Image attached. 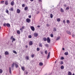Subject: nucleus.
Listing matches in <instances>:
<instances>
[{
	"label": "nucleus",
	"instance_id": "nucleus-39",
	"mask_svg": "<svg viewBox=\"0 0 75 75\" xmlns=\"http://www.w3.org/2000/svg\"><path fill=\"white\" fill-rule=\"evenodd\" d=\"M39 46L41 47H42V43H40L39 44Z\"/></svg>",
	"mask_w": 75,
	"mask_h": 75
},
{
	"label": "nucleus",
	"instance_id": "nucleus-63",
	"mask_svg": "<svg viewBox=\"0 0 75 75\" xmlns=\"http://www.w3.org/2000/svg\"><path fill=\"white\" fill-rule=\"evenodd\" d=\"M30 1H34V0H30Z\"/></svg>",
	"mask_w": 75,
	"mask_h": 75
},
{
	"label": "nucleus",
	"instance_id": "nucleus-41",
	"mask_svg": "<svg viewBox=\"0 0 75 75\" xmlns=\"http://www.w3.org/2000/svg\"><path fill=\"white\" fill-rule=\"evenodd\" d=\"M31 57L32 58H34V54H32L31 55Z\"/></svg>",
	"mask_w": 75,
	"mask_h": 75
},
{
	"label": "nucleus",
	"instance_id": "nucleus-52",
	"mask_svg": "<svg viewBox=\"0 0 75 75\" xmlns=\"http://www.w3.org/2000/svg\"><path fill=\"white\" fill-rule=\"evenodd\" d=\"M24 29V26H22V30H23V29Z\"/></svg>",
	"mask_w": 75,
	"mask_h": 75
},
{
	"label": "nucleus",
	"instance_id": "nucleus-34",
	"mask_svg": "<svg viewBox=\"0 0 75 75\" xmlns=\"http://www.w3.org/2000/svg\"><path fill=\"white\" fill-rule=\"evenodd\" d=\"M28 37L29 38H32V37L31 36V35H29L28 36Z\"/></svg>",
	"mask_w": 75,
	"mask_h": 75
},
{
	"label": "nucleus",
	"instance_id": "nucleus-5",
	"mask_svg": "<svg viewBox=\"0 0 75 75\" xmlns=\"http://www.w3.org/2000/svg\"><path fill=\"white\" fill-rule=\"evenodd\" d=\"M14 65H15V64L14 62H13V64H11V68L12 69H13V68L14 67Z\"/></svg>",
	"mask_w": 75,
	"mask_h": 75
},
{
	"label": "nucleus",
	"instance_id": "nucleus-15",
	"mask_svg": "<svg viewBox=\"0 0 75 75\" xmlns=\"http://www.w3.org/2000/svg\"><path fill=\"white\" fill-rule=\"evenodd\" d=\"M5 5H8V1H6L5 2Z\"/></svg>",
	"mask_w": 75,
	"mask_h": 75
},
{
	"label": "nucleus",
	"instance_id": "nucleus-19",
	"mask_svg": "<svg viewBox=\"0 0 75 75\" xmlns=\"http://www.w3.org/2000/svg\"><path fill=\"white\" fill-rule=\"evenodd\" d=\"M17 33L18 34H20L21 33L20 31L19 30H18L17 31Z\"/></svg>",
	"mask_w": 75,
	"mask_h": 75
},
{
	"label": "nucleus",
	"instance_id": "nucleus-37",
	"mask_svg": "<svg viewBox=\"0 0 75 75\" xmlns=\"http://www.w3.org/2000/svg\"><path fill=\"white\" fill-rule=\"evenodd\" d=\"M61 60H63L64 59V57H61Z\"/></svg>",
	"mask_w": 75,
	"mask_h": 75
},
{
	"label": "nucleus",
	"instance_id": "nucleus-25",
	"mask_svg": "<svg viewBox=\"0 0 75 75\" xmlns=\"http://www.w3.org/2000/svg\"><path fill=\"white\" fill-rule=\"evenodd\" d=\"M64 68V66H62L61 67V69H63Z\"/></svg>",
	"mask_w": 75,
	"mask_h": 75
},
{
	"label": "nucleus",
	"instance_id": "nucleus-47",
	"mask_svg": "<svg viewBox=\"0 0 75 75\" xmlns=\"http://www.w3.org/2000/svg\"><path fill=\"white\" fill-rule=\"evenodd\" d=\"M15 40H16V39H15V38H13L12 39V41H15Z\"/></svg>",
	"mask_w": 75,
	"mask_h": 75
},
{
	"label": "nucleus",
	"instance_id": "nucleus-23",
	"mask_svg": "<svg viewBox=\"0 0 75 75\" xmlns=\"http://www.w3.org/2000/svg\"><path fill=\"white\" fill-rule=\"evenodd\" d=\"M67 33H68V34H71V33L70 31H67Z\"/></svg>",
	"mask_w": 75,
	"mask_h": 75
},
{
	"label": "nucleus",
	"instance_id": "nucleus-64",
	"mask_svg": "<svg viewBox=\"0 0 75 75\" xmlns=\"http://www.w3.org/2000/svg\"><path fill=\"white\" fill-rule=\"evenodd\" d=\"M39 1H42L41 0H39Z\"/></svg>",
	"mask_w": 75,
	"mask_h": 75
},
{
	"label": "nucleus",
	"instance_id": "nucleus-44",
	"mask_svg": "<svg viewBox=\"0 0 75 75\" xmlns=\"http://www.w3.org/2000/svg\"><path fill=\"white\" fill-rule=\"evenodd\" d=\"M22 7H25V4H22Z\"/></svg>",
	"mask_w": 75,
	"mask_h": 75
},
{
	"label": "nucleus",
	"instance_id": "nucleus-31",
	"mask_svg": "<svg viewBox=\"0 0 75 75\" xmlns=\"http://www.w3.org/2000/svg\"><path fill=\"white\" fill-rule=\"evenodd\" d=\"M50 37H51L52 38L54 37V35L52 34H50Z\"/></svg>",
	"mask_w": 75,
	"mask_h": 75
},
{
	"label": "nucleus",
	"instance_id": "nucleus-17",
	"mask_svg": "<svg viewBox=\"0 0 75 75\" xmlns=\"http://www.w3.org/2000/svg\"><path fill=\"white\" fill-rule=\"evenodd\" d=\"M28 9V7L26 6L24 8V10L25 11H27V10Z\"/></svg>",
	"mask_w": 75,
	"mask_h": 75
},
{
	"label": "nucleus",
	"instance_id": "nucleus-29",
	"mask_svg": "<svg viewBox=\"0 0 75 75\" xmlns=\"http://www.w3.org/2000/svg\"><path fill=\"white\" fill-rule=\"evenodd\" d=\"M57 21L59 22L60 21H61V19H60V18H58L57 19Z\"/></svg>",
	"mask_w": 75,
	"mask_h": 75
},
{
	"label": "nucleus",
	"instance_id": "nucleus-50",
	"mask_svg": "<svg viewBox=\"0 0 75 75\" xmlns=\"http://www.w3.org/2000/svg\"><path fill=\"white\" fill-rule=\"evenodd\" d=\"M69 7H67V8H66V10H69Z\"/></svg>",
	"mask_w": 75,
	"mask_h": 75
},
{
	"label": "nucleus",
	"instance_id": "nucleus-48",
	"mask_svg": "<svg viewBox=\"0 0 75 75\" xmlns=\"http://www.w3.org/2000/svg\"><path fill=\"white\" fill-rule=\"evenodd\" d=\"M46 26H47V27H49V26H50V25L49 24H47L46 25Z\"/></svg>",
	"mask_w": 75,
	"mask_h": 75
},
{
	"label": "nucleus",
	"instance_id": "nucleus-1",
	"mask_svg": "<svg viewBox=\"0 0 75 75\" xmlns=\"http://www.w3.org/2000/svg\"><path fill=\"white\" fill-rule=\"evenodd\" d=\"M47 41L48 43H50L51 42V39H50L49 37H47Z\"/></svg>",
	"mask_w": 75,
	"mask_h": 75
},
{
	"label": "nucleus",
	"instance_id": "nucleus-13",
	"mask_svg": "<svg viewBox=\"0 0 75 75\" xmlns=\"http://www.w3.org/2000/svg\"><path fill=\"white\" fill-rule=\"evenodd\" d=\"M29 45H33V42L31 41H30L29 43Z\"/></svg>",
	"mask_w": 75,
	"mask_h": 75
},
{
	"label": "nucleus",
	"instance_id": "nucleus-3",
	"mask_svg": "<svg viewBox=\"0 0 75 75\" xmlns=\"http://www.w3.org/2000/svg\"><path fill=\"white\" fill-rule=\"evenodd\" d=\"M30 28L31 30H32V31H34V30H35V28H34V26H31Z\"/></svg>",
	"mask_w": 75,
	"mask_h": 75
},
{
	"label": "nucleus",
	"instance_id": "nucleus-59",
	"mask_svg": "<svg viewBox=\"0 0 75 75\" xmlns=\"http://www.w3.org/2000/svg\"><path fill=\"white\" fill-rule=\"evenodd\" d=\"M72 36L73 37H74V36H75V35H72Z\"/></svg>",
	"mask_w": 75,
	"mask_h": 75
},
{
	"label": "nucleus",
	"instance_id": "nucleus-2",
	"mask_svg": "<svg viewBox=\"0 0 75 75\" xmlns=\"http://www.w3.org/2000/svg\"><path fill=\"white\" fill-rule=\"evenodd\" d=\"M26 22L29 23H30L31 21V20L29 18H27L26 20Z\"/></svg>",
	"mask_w": 75,
	"mask_h": 75
},
{
	"label": "nucleus",
	"instance_id": "nucleus-26",
	"mask_svg": "<svg viewBox=\"0 0 75 75\" xmlns=\"http://www.w3.org/2000/svg\"><path fill=\"white\" fill-rule=\"evenodd\" d=\"M61 12H62V13H63L64 12V9H63L62 8H61V10H60Z\"/></svg>",
	"mask_w": 75,
	"mask_h": 75
},
{
	"label": "nucleus",
	"instance_id": "nucleus-61",
	"mask_svg": "<svg viewBox=\"0 0 75 75\" xmlns=\"http://www.w3.org/2000/svg\"><path fill=\"white\" fill-rule=\"evenodd\" d=\"M25 47L26 48H27L28 47V46H27V45H26Z\"/></svg>",
	"mask_w": 75,
	"mask_h": 75
},
{
	"label": "nucleus",
	"instance_id": "nucleus-14",
	"mask_svg": "<svg viewBox=\"0 0 75 75\" xmlns=\"http://www.w3.org/2000/svg\"><path fill=\"white\" fill-rule=\"evenodd\" d=\"M47 38H45V37L43 38V41H47Z\"/></svg>",
	"mask_w": 75,
	"mask_h": 75
},
{
	"label": "nucleus",
	"instance_id": "nucleus-18",
	"mask_svg": "<svg viewBox=\"0 0 75 75\" xmlns=\"http://www.w3.org/2000/svg\"><path fill=\"white\" fill-rule=\"evenodd\" d=\"M9 10H10V11H14V9H13V7H12L11 8H10Z\"/></svg>",
	"mask_w": 75,
	"mask_h": 75
},
{
	"label": "nucleus",
	"instance_id": "nucleus-12",
	"mask_svg": "<svg viewBox=\"0 0 75 75\" xmlns=\"http://www.w3.org/2000/svg\"><path fill=\"white\" fill-rule=\"evenodd\" d=\"M50 52H49L48 54V55L47 56V59H48L50 57Z\"/></svg>",
	"mask_w": 75,
	"mask_h": 75
},
{
	"label": "nucleus",
	"instance_id": "nucleus-9",
	"mask_svg": "<svg viewBox=\"0 0 75 75\" xmlns=\"http://www.w3.org/2000/svg\"><path fill=\"white\" fill-rule=\"evenodd\" d=\"M34 36L35 37H37L38 36V33H35L34 34Z\"/></svg>",
	"mask_w": 75,
	"mask_h": 75
},
{
	"label": "nucleus",
	"instance_id": "nucleus-38",
	"mask_svg": "<svg viewBox=\"0 0 75 75\" xmlns=\"http://www.w3.org/2000/svg\"><path fill=\"white\" fill-rule=\"evenodd\" d=\"M45 46L46 47H48V44H46L45 45Z\"/></svg>",
	"mask_w": 75,
	"mask_h": 75
},
{
	"label": "nucleus",
	"instance_id": "nucleus-53",
	"mask_svg": "<svg viewBox=\"0 0 75 75\" xmlns=\"http://www.w3.org/2000/svg\"><path fill=\"white\" fill-rule=\"evenodd\" d=\"M20 30H21V32H23V29H22V28H21L20 29Z\"/></svg>",
	"mask_w": 75,
	"mask_h": 75
},
{
	"label": "nucleus",
	"instance_id": "nucleus-40",
	"mask_svg": "<svg viewBox=\"0 0 75 75\" xmlns=\"http://www.w3.org/2000/svg\"><path fill=\"white\" fill-rule=\"evenodd\" d=\"M60 37H58L57 38V40H58L60 39Z\"/></svg>",
	"mask_w": 75,
	"mask_h": 75
},
{
	"label": "nucleus",
	"instance_id": "nucleus-8",
	"mask_svg": "<svg viewBox=\"0 0 75 75\" xmlns=\"http://www.w3.org/2000/svg\"><path fill=\"white\" fill-rule=\"evenodd\" d=\"M25 58L27 59V60H29V59H30V57H29V56H27L25 57Z\"/></svg>",
	"mask_w": 75,
	"mask_h": 75
},
{
	"label": "nucleus",
	"instance_id": "nucleus-4",
	"mask_svg": "<svg viewBox=\"0 0 75 75\" xmlns=\"http://www.w3.org/2000/svg\"><path fill=\"white\" fill-rule=\"evenodd\" d=\"M14 1H12L11 3V5L12 6H13L14 5Z\"/></svg>",
	"mask_w": 75,
	"mask_h": 75
},
{
	"label": "nucleus",
	"instance_id": "nucleus-28",
	"mask_svg": "<svg viewBox=\"0 0 75 75\" xmlns=\"http://www.w3.org/2000/svg\"><path fill=\"white\" fill-rule=\"evenodd\" d=\"M64 64V62H63V61H61L60 64L61 65H62Z\"/></svg>",
	"mask_w": 75,
	"mask_h": 75
},
{
	"label": "nucleus",
	"instance_id": "nucleus-51",
	"mask_svg": "<svg viewBox=\"0 0 75 75\" xmlns=\"http://www.w3.org/2000/svg\"><path fill=\"white\" fill-rule=\"evenodd\" d=\"M28 17L29 18H31V15H30L28 16Z\"/></svg>",
	"mask_w": 75,
	"mask_h": 75
},
{
	"label": "nucleus",
	"instance_id": "nucleus-49",
	"mask_svg": "<svg viewBox=\"0 0 75 75\" xmlns=\"http://www.w3.org/2000/svg\"><path fill=\"white\" fill-rule=\"evenodd\" d=\"M45 53L46 54H47V50H46L45 52Z\"/></svg>",
	"mask_w": 75,
	"mask_h": 75
},
{
	"label": "nucleus",
	"instance_id": "nucleus-33",
	"mask_svg": "<svg viewBox=\"0 0 75 75\" xmlns=\"http://www.w3.org/2000/svg\"><path fill=\"white\" fill-rule=\"evenodd\" d=\"M3 26L4 27H6V26H7V24L6 23H4L3 25Z\"/></svg>",
	"mask_w": 75,
	"mask_h": 75
},
{
	"label": "nucleus",
	"instance_id": "nucleus-27",
	"mask_svg": "<svg viewBox=\"0 0 75 75\" xmlns=\"http://www.w3.org/2000/svg\"><path fill=\"white\" fill-rule=\"evenodd\" d=\"M68 52H66L64 53V55H68Z\"/></svg>",
	"mask_w": 75,
	"mask_h": 75
},
{
	"label": "nucleus",
	"instance_id": "nucleus-7",
	"mask_svg": "<svg viewBox=\"0 0 75 75\" xmlns=\"http://www.w3.org/2000/svg\"><path fill=\"white\" fill-rule=\"evenodd\" d=\"M9 70L10 74H11V67H9Z\"/></svg>",
	"mask_w": 75,
	"mask_h": 75
},
{
	"label": "nucleus",
	"instance_id": "nucleus-58",
	"mask_svg": "<svg viewBox=\"0 0 75 75\" xmlns=\"http://www.w3.org/2000/svg\"><path fill=\"white\" fill-rule=\"evenodd\" d=\"M64 7H67V5H66V4H65L64 5Z\"/></svg>",
	"mask_w": 75,
	"mask_h": 75
},
{
	"label": "nucleus",
	"instance_id": "nucleus-30",
	"mask_svg": "<svg viewBox=\"0 0 75 75\" xmlns=\"http://www.w3.org/2000/svg\"><path fill=\"white\" fill-rule=\"evenodd\" d=\"M3 72V70L1 69H0V73L1 74Z\"/></svg>",
	"mask_w": 75,
	"mask_h": 75
},
{
	"label": "nucleus",
	"instance_id": "nucleus-54",
	"mask_svg": "<svg viewBox=\"0 0 75 75\" xmlns=\"http://www.w3.org/2000/svg\"><path fill=\"white\" fill-rule=\"evenodd\" d=\"M40 13V12L39 11H37L36 12V14H38Z\"/></svg>",
	"mask_w": 75,
	"mask_h": 75
},
{
	"label": "nucleus",
	"instance_id": "nucleus-32",
	"mask_svg": "<svg viewBox=\"0 0 75 75\" xmlns=\"http://www.w3.org/2000/svg\"><path fill=\"white\" fill-rule=\"evenodd\" d=\"M67 24H68L70 23V22H69V20H67Z\"/></svg>",
	"mask_w": 75,
	"mask_h": 75
},
{
	"label": "nucleus",
	"instance_id": "nucleus-36",
	"mask_svg": "<svg viewBox=\"0 0 75 75\" xmlns=\"http://www.w3.org/2000/svg\"><path fill=\"white\" fill-rule=\"evenodd\" d=\"M13 53H14V54H17V52H16V51L15 50H13Z\"/></svg>",
	"mask_w": 75,
	"mask_h": 75
},
{
	"label": "nucleus",
	"instance_id": "nucleus-6",
	"mask_svg": "<svg viewBox=\"0 0 75 75\" xmlns=\"http://www.w3.org/2000/svg\"><path fill=\"white\" fill-rule=\"evenodd\" d=\"M16 12L17 13H20V10L19 9H17V10Z\"/></svg>",
	"mask_w": 75,
	"mask_h": 75
},
{
	"label": "nucleus",
	"instance_id": "nucleus-11",
	"mask_svg": "<svg viewBox=\"0 0 75 75\" xmlns=\"http://www.w3.org/2000/svg\"><path fill=\"white\" fill-rule=\"evenodd\" d=\"M15 66L16 68H18V64H17V63H16L15 64Z\"/></svg>",
	"mask_w": 75,
	"mask_h": 75
},
{
	"label": "nucleus",
	"instance_id": "nucleus-20",
	"mask_svg": "<svg viewBox=\"0 0 75 75\" xmlns=\"http://www.w3.org/2000/svg\"><path fill=\"white\" fill-rule=\"evenodd\" d=\"M39 65L40 66H42V65H43V63L41 62H40L39 63Z\"/></svg>",
	"mask_w": 75,
	"mask_h": 75
},
{
	"label": "nucleus",
	"instance_id": "nucleus-16",
	"mask_svg": "<svg viewBox=\"0 0 75 75\" xmlns=\"http://www.w3.org/2000/svg\"><path fill=\"white\" fill-rule=\"evenodd\" d=\"M6 26L8 27H10V24L8 23L6 24Z\"/></svg>",
	"mask_w": 75,
	"mask_h": 75
},
{
	"label": "nucleus",
	"instance_id": "nucleus-35",
	"mask_svg": "<svg viewBox=\"0 0 75 75\" xmlns=\"http://www.w3.org/2000/svg\"><path fill=\"white\" fill-rule=\"evenodd\" d=\"M53 17V15H52V14H50V18H52Z\"/></svg>",
	"mask_w": 75,
	"mask_h": 75
},
{
	"label": "nucleus",
	"instance_id": "nucleus-56",
	"mask_svg": "<svg viewBox=\"0 0 75 75\" xmlns=\"http://www.w3.org/2000/svg\"><path fill=\"white\" fill-rule=\"evenodd\" d=\"M37 27H38V28H40V25H38L37 26Z\"/></svg>",
	"mask_w": 75,
	"mask_h": 75
},
{
	"label": "nucleus",
	"instance_id": "nucleus-24",
	"mask_svg": "<svg viewBox=\"0 0 75 75\" xmlns=\"http://www.w3.org/2000/svg\"><path fill=\"white\" fill-rule=\"evenodd\" d=\"M53 31H57V29H56V28L54 27V28Z\"/></svg>",
	"mask_w": 75,
	"mask_h": 75
},
{
	"label": "nucleus",
	"instance_id": "nucleus-45",
	"mask_svg": "<svg viewBox=\"0 0 75 75\" xmlns=\"http://www.w3.org/2000/svg\"><path fill=\"white\" fill-rule=\"evenodd\" d=\"M63 23H64V24H65V20H64L63 21Z\"/></svg>",
	"mask_w": 75,
	"mask_h": 75
},
{
	"label": "nucleus",
	"instance_id": "nucleus-21",
	"mask_svg": "<svg viewBox=\"0 0 75 75\" xmlns=\"http://www.w3.org/2000/svg\"><path fill=\"white\" fill-rule=\"evenodd\" d=\"M21 68L23 71H25V69H24V67H21Z\"/></svg>",
	"mask_w": 75,
	"mask_h": 75
},
{
	"label": "nucleus",
	"instance_id": "nucleus-10",
	"mask_svg": "<svg viewBox=\"0 0 75 75\" xmlns=\"http://www.w3.org/2000/svg\"><path fill=\"white\" fill-rule=\"evenodd\" d=\"M4 54H5V55H8V54H9V53H8V52L7 51H6L5 52Z\"/></svg>",
	"mask_w": 75,
	"mask_h": 75
},
{
	"label": "nucleus",
	"instance_id": "nucleus-46",
	"mask_svg": "<svg viewBox=\"0 0 75 75\" xmlns=\"http://www.w3.org/2000/svg\"><path fill=\"white\" fill-rule=\"evenodd\" d=\"M6 13H7L8 14V10H6Z\"/></svg>",
	"mask_w": 75,
	"mask_h": 75
},
{
	"label": "nucleus",
	"instance_id": "nucleus-60",
	"mask_svg": "<svg viewBox=\"0 0 75 75\" xmlns=\"http://www.w3.org/2000/svg\"><path fill=\"white\" fill-rule=\"evenodd\" d=\"M0 59H1V55L0 54Z\"/></svg>",
	"mask_w": 75,
	"mask_h": 75
},
{
	"label": "nucleus",
	"instance_id": "nucleus-57",
	"mask_svg": "<svg viewBox=\"0 0 75 75\" xmlns=\"http://www.w3.org/2000/svg\"><path fill=\"white\" fill-rule=\"evenodd\" d=\"M4 1H1V3H3Z\"/></svg>",
	"mask_w": 75,
	"mask_h": 75
},
{
	"label": "nucleus",
	"instance_id": "nucleus-62",
	"mask_svg": "<svg viewBox=\"0 0 75 75\" xmlns=\"http://www.w3.org/2000/svg\"><path fill=\"white\" fill-rule=\"evenodd\" d=\"M62 50L64 51V50H65V49L63 48H62Z\"/></svg>",
	"mask_w": 75,
	"mask_h": 75
},
{
	"label": "nucleus",
	"instance_id": "nucleus-22",
	"mask_svg": "<svg viewBox=\"0 0 75 75\" xmlns=\"http://www.w3.org/2000/svg\"><path fill=\"white\" fill-rule=\"evenodd\" d=\"M68 75H72V73L70 71H69L68 73Z\"/></svg>",
	"mask_w": 75,
	"mask_h": 75
},
{
	"label": "nucleus",
	"instance_id": "nucleus-43",
	"mask_svg": "<svg viewBox=\"0 0 75 75\" xmlns=\"http://www.w3.org/2000/svg\"><path fill=\"white\" fill-rule=\"evenodd\" d=\"M13 36H12L10 38L11 40H12V39L13 38Z\"/></svg>",
	"mask_w": 75,
	"mask_h": 75
},
{
	"label": "nucleus",
	"instance_id": "nucleus-42",
	"mask_svg": "<svg viewBox=\"0 0 75 75\" xmlns=\"http://www.w3.org/2000/svg\"><path fill=\"white\" fill-rule=\"evenodd\" d=\"M40 50V49H39V48L38 47L37 48V51H39Z\"/></svg>",
	"mask_w": 75,
	"mask_h": 75
},
{
	"label": "nucleus",
	"instance_id": "nucleus-55",
	"mask_svg": "<svg viewBox=\"0 0 75 75\" xmlns=\"http://www.w3.org/2000/svg\"><path fill=\"white\" fill-rule=\"evenodd\" d=\"M28 72H26L25 74H26V75H27V74H28Z\"/></svg>",
	"mask_w": 75,
	"mask_h": 75
}]
</instances>
